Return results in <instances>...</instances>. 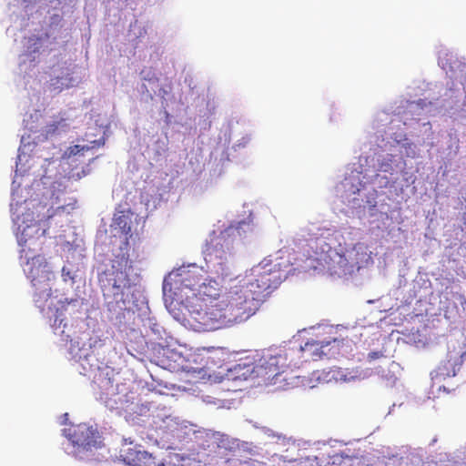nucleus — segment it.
Here are the masks:
<instances>
[{
	"instance_id": "obj_1",
	"label": "nucleus",
	"mask_w": 466,
	"mask_h": 466,
	"mask_svg": "<svg viewBox=\"0 0 466 466\" xmlns=\"http://www.w3.org/2000/svg\"><path fill=\"white\" fill-rule=\"evenodd\" d=\"M276 451L266 456L252 442L248 451H238L231 456L230 466H466V444L454 452L442 446L439 435L430 440L429 454L420 447H400L394 453L379 456L372 453L354 455L350 450L334 452L324 442L297 440L279 433L273 434Z\"/></svg>"
},
{
	"instance_id": "obj_2",
	"label": "nucleus",
	"mask_w": 466,
	"mask_h": 466,
	"mask_svg": "<svg viewBox=\"0 0 466 466\" xmlns=\"http://www.w3.org/2000/svg\"><path fill=\"white\" fill-rule=\"evenodd\" d=\"M156 440L167 449H186L198 466H230L231 456L248 451V445L228 434L207 429H195L166 416L154 420Z\"/></svg>"
},
{
	"instance_id": "obj_3",
	"label": "nucleus",
	"mask_w": 466,
	"mask_h": 466,
	"mask_svg": "<svg viewBox=\"0 0 466 466\" xmlns=\"http://www.w3.org/2000/svg\"><path fill=\"white\" fill-rule=\"evenodd\" d=\"M254 233V226L241 221L230 226L219 234L213 233L203 248L204 258L216 273L222 278L231 275L229 261L235 253L236 245Z\"/></svg>"
},
{
	"instance_id": "obj_4",
	"label": "nucleus",
	"mask_w": 466,
	"mask_h": 466,
	"mask_svg": "<svg viewBox=\"0 0 466 466\" xmlns=\"http://www.w3.org/2000/svg\"><path fill=\"white\" fill-rule=\"evenodd\" d=\"M131 268L129 258L125 255L116 256L111 268L99 277L104 297L108 304H114L120 310L127 309L133 295V283L128 275Z\"/></svg>"
},
{
	"instance_id": "obj_5",
	"label": "nucleus",
	"mask_w": 466,
	"mask_h": 466,
	"mask_svg": "<svg viewBox=\"0 0 466 466\" xmlns=\"http://www.w3.org/2000/svg\"><path fill=\"white\" fill-rule=\"evenodd\" d=\"M248 284L239 280L222 297L226 312L232 324L248 319L258 310L262 302L260 298L248 289Z\"/></svg>"
},
{
	"instance_id": "obj_6",
	"label": "nucleus",
	"mask_w": 466,
	"mask_h": 466,
	"mask_svg": "<svg viewBox=\"0 0 466 466\" xmlns=\"http://www.w3.org/2000/svg\"><path fill=\"white\" fill-rule=\"evenodd\" d=\"M188 311V321L198 331L216 330L232 324L222 299L212 303L192 302Z\"/></svg>"
},
{
	"instance_id": "obj_7",
	"label": "nucleus",
	"mask_w": 466,
	"mask_h": 466,
	"mask_svg": "<svg viewBox=\"0 0 466 466\" xmlns=\"http://www.w3.org/2000/svg\"><path fill=\"white\" fill-rule=\"evenodd\" d=\"M25 272L35 288L34 299L36 307L41 312H45L46 309H51L53 301L50 281L54 274L49 269L46 258L40 255L27 258Z\"/></svg>"
},
{
	"instance_id": "obj_8",
	"label": "nucleus",
	"mask_w": 466,
	"mask_h": 466,
	"mask_svg": "<svg viewBox=\"0 0 466 466\" xmlns=\"http://www.w3.org/2000/svg\"><path fill=\"white\" fill-rule=\"evenodd\" d=\"M288 345L265 350L258 363L252 367L251 373L265 382L273 381L288 369H294L290 361Z\"/></svg>"
},
{
	"instance_id": "obj_9",
	"label": "nucleus",
	"mask_w": 466,
	"mask_h": 466,
	"mask_svg": "<svg viewBox=\"0 0 466 466\" xmlns=\"http://www.w3.org/2000/svg\"><path fill=\"white\" fill-rule=\"evenodd\" d=\"M44 218H40L39 215L34 216V213H25L22 216L16 217V221L21 222L19 228L23 227L20 235L17 236L18 244L21 246V254L28 256L30 251H35L41 249L42 243L39 241L43 236L44 231L39 233L40 227L39 222Z\"/></svg>"
},
{
	"instance_id": "obj_10",
	"label": "nucleus",
	"mask_w": 466,
	"mask_h": 466,
	"mask_svg": "<svg viewBox=\"0 0 466 466\" xmlns=\"http://www.w3.org/2000/svg\"><path fill=\"white\" fill-rule=\"evenodd\" d=\"M335 340L333 338L321 339L317 337V339L307 340L303 346L288 345L291 364L294 368H299L304 362L321 360L327 355L323 349Z\"/></svg>"
},
{
	"instance_id": "obj_11",
	"label": "nucleus",
	"mask_w": 466,
	"mask_h": 466,
	"mask_svg": "<svg viewBox=\"0 0 466 466\" xmlns=\"http://www.w3.org/2000/svg\"><path fill=\"white\" fill-rule=\"evenodd\" d=\"M240 280L245 284L249 283L248 289L262 301L264 293L276 289L280 284L282 277L280 272L275 269V266L269 268L263 267L253 269Z\"/></svg>"
},
{
	"instance_id": "obj_12",
	"label": "nucleus",
	"mask_w": 466,
	"mask_h": 466,
	"mask_svg": "<svg viewBox=\"0 0 466 466\" xmlns=\"http://www.w3.org/2000/svg\"><path fill=\"white\" fill-rule=\"evenodd\" d=\"M66 431V436L74 446L90 450L99 445L100 435L96 427L87 423H79L72 425Z\"/></svg>"
},
{
	"instance_id": "obj_13",
	"label": "nucleus",
	"mask_w": 466,
	"mask_h": 466,
	"mask_svg": "<svg viewBox=\"0 0 466 466\" xmlns=\"http://www.w3.org/2000/svg\"><path fill=\"white\" fill-rule=\"evenodd\" d=\"M119 458L130 466H149L154 463L152 454L134 445L131 438L123 439Z\"/></svg>"
},
{
	"instance_id": "obj_14",
	"label": "nucleus",
	"mask_w": 466,
	"mask_h": 466,
	"mask_svg": "<svg viewBox=\"0 0 466 466\" xmlns=\"http://www.w3.org/2000/svg\"><path fill=\"white\" fill-rule=\"evenodd\" d=\"M203 273V269L195 265L180 268L177 276L181 288L191 290L193 294L197 293L205 279Z\"/></svg>"
},
{
	"instance_id": "obj_15",
	"label": "nucleus",
	"mask_w": 466,
	"mask_h": 466,
	"mask_svg": "<svg viewBox=\"0 0 466 466\" xmlns=\"http://www.w3.org/2000/svg\"><path fill=\"white\" fill-rule=\"evenodd\" d=\"M459 370V368L453 367V365H451L449 362L442 360L441 363L431 373L432 387H437L438 390H443V391L447 393L454 390V387L451 389L447 388L444 384H441V382L446 379L456 376Z\"/></svg>"
},
{
	"instance_id": "obj_16",
	"label": "nucleus",
	"mask_w": 466,
	"mask_h": 466,
	"mask_svg": "<svg viewBox=\"0 0 466 466\" xmlns=\"http://www.w3.org/2000/svg\"><path fill=\"white\" fill-rule=\"evenodd\" d=\"M220 286L218 281L212 279H204L201 286L198 289V292L194 293L195 300L212 303L220 300L219 299Z\"/></svg>"
},
{
	"instance_id": "obj_17",
	"label": "nucleus",
	"mask_w": 466,
	"mask_h": 466,
	"mask_svg": "<svg viewBox=\"0 0 466 466\" xmlns=\"http://www.w3.org/2000/svg\"><path fill=\"white\" fill-rule=\"evenodd\" d=\"M466 356V345L463 341L458 339H451L448 342V350L445 357V361L449 362L453 367L461 369L463 363V359Z\"/></svg>"
},
{
	"instance_id": "obj_18",
	"label": "nucleus",
	"mask_w": 466,
	"mask_h": 466,
	"mask_svg": "<svg viewBox=\"0 0 466 466\" xmlns=\"http://www.w3.org/2000/svg\"><path fill=\"white\" fill-rule=\"evenodd\" d=\"M329 380H335L336 381H351L356 380H361L367 377V374L363 371L356 370L354 374L348 370L341 368H335L329 372Z\"/></svg>"
},
{
	"instance_id": "obj_19",
	"label": "nucleus",
	"mask_w": 466,
	"mask_h": 466,
	"mask_svg": "<svg viewBox=\"0 0 466 466\" xmlns=\"http://www.w3.org/2000/svg\"><path fill=\"white\" fill-rule=\"evenodd\" d=\"M131 218L124 211L119 212L114 218V224L118 228L122 234L127 236L131 233Z\"/></svg>"
},
{
	"instance_id": "obj_20",
	"label": "nucleus",
	"mask_w": 466,
	"mask_h": 466,
	"mask_svg": "<svg viewBox=\"0 0 466 466\" xmlns=\"http://www.w3.org/2000/svg\"><path fill=\"white\" fill-rule=\"evenodd\" d=\"M72 77L69 76V74H66L65 76H56L51 79L50 86L56 92H61L64 88H68L72 86Z\"/></svg>"
},
{
	"instance_id": "obj_21",
	"label": "nucleus",
	"mask_w": 466,
	"mask_h": 466,
	"mask_svg": "<svg viewBox=\"0 0 466 466\" xmlns=\"http://www.w3.org/2000/svg\"><path fill=\"white\" fill-rule=\"evenodd\" d=\"M309 246L312 249H315L317 255L328 253L331 249V247L323 238L311 240Z\"/></svg>"
},
{
	"instance_id": "obj_22",
	"label": "nucleus",
	"mask_w": 466,
	"mask_h": 466,
	"mask_svg": "<svg viewBox=\"0 0 466 466\" xmlns=\"http://www.w3.org/2000/svg\"><path fill=\"white\" fill-rule=\"evenodd\" d=\"M92 144H93L92 147L80 146V145L72 146V147H69V155L70 156H76V155L79 154L82 151L89 150L90 148H93L95 147H103L105 145V139L101 138V139H98V140H95V141L92 142Z\"/></svg>"
},
{
	"instance_id": "obj_23",
	"label": "nucleus",
	"mask_w": 466,
	"mask_h": 466,
	"mask_svg": "<svg viewBox=\"0 0 466 466\" xmlns=\"http://www.w3.org/2000/svg\"><path fill=\"white\" fill-rule=\"evenodd\" d=\"M382 358H386L383 350H374L368 353L366 360L370 363Z\"/></svg>"
},
{
	"instance_id": "obj_24",
	"label": "nucleus",
	"mask_w": 466,
	"mask_h": 466,
	"mask_svg": "<svg viewBox=\"0 0 466 466\" xmlns=\"http://www.w3.org/2000/svg\"><path fill=\"white\" fill-rule=\"evenodd\" d=\"M353 249L357 250L358 252L359 251H362L363 252L366 249V248L362 244L358 243V244L354 245Z\"/></svg>"
},
{
	"instance_id": "obj_25",
	"label": "nucleus",
	"mask_w": 466,
	"mask_h": 466,
	"mask_svg": "<svg viewBox=\"0 0 466 466\" xmlns=\"http://www.w3.org/2000/svg\"><path fill=\"white\" fill-rule=\"evenodd\" d=\"M144 79L150 81L152 78H151V77H149V76H144Z\"/></svg>"
},
{
	"instance_id": "obj_26",
	"label": "nucleus",
	"mask_w": 466,
	"mask_h": 466,
	"mask_svg": "<svg viewBox=\"0 0 466 466\" xmlns=\"http://www.w3.org/2000/svg\"><path fill=\"white\" fill-rule=\"evenodd\" d=\"M163 92H164V95H167L168 93V91H167V90H163Z\"/></svg>"
},
{
	"instance_id": "obj_27",
	"label": "nucleus",
	"mask_w": 466,
	"mask_h": 466,
	"mask_svg": "<svg viewBox=\"0 0 466 466\" xmlns=\"http://www.w3.org/2000/svg\"><path fill=\"white\" fill-rule=\"evenodd\" d=\"M37 208H43L41 204H37Z\"/></svg>"
}]
</instances>
